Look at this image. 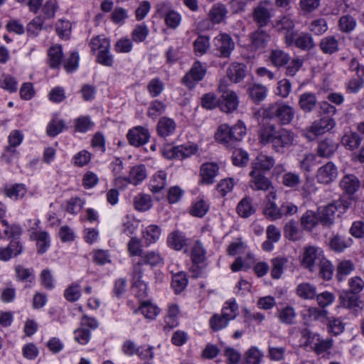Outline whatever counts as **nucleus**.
I'll return each instance as SVG.
<instances>
[{"label":"nucleus","instance_id":"f257e3e1","mask_svg":"<svg viewBox=\"0 0 364 364\" xmlns=\"http://www.w3.org/2000/svg\"><path fill=\"white\" fill-rule=\"evenodd\" d=\"M295 135L290 129L280 128L277 129L274 124H263L259 130V139L261 144H272L277 152H283L285 149L293 145Z\"/></svg>","mask_w":364,"mask_h":364},{"label":"nucleus","instance_id":"f03ea898","mask_svg":"<svg viewBox=\"0 0 364 364\" xmlns=\"http://www.w3.org/2000/svg\"><path fill=\"white\" fill-rule=\"evenodd\" d=\"M266 116L274 119L281 125L291 123L295 116V109L285 102H276L265 109Z\"/></svg>","mask_w":364,"mask_h":364},{"label":"nucleus","instance_id":"7ed1b4c3","mask_svg":"<svg viewBox=\"0 0 364 364\" xmlns=\"http://www.w3.org/2000/svg\"><path fill=\"white\" fill-rule=\"evenodd\" d=\"M147 177V170L144 164H138L130 168L128 176H118L114 179L115 186L124 189L128 184L138 186Z\"/></svg>","mask_w":364,"mask_h":364},{"label":"nucleus","instance_id":"20e7f679","mask_svg":"<svg viewBox=\"0 0 364 364\" xmlns=\"http://www.w3.org/2000/svg\"><path fill=\"white\" fill-rule=\"evenodd\" d=\"M336 125L335 121L330 117H324L318 120L314 121L311 126L303 131L304 136L309 140L312 141L316 136L322 135L331 131Z\"/></svg>","mask_w":364,"mask_h":364},{"label":"nucleus","instance_id":"39448f33","mask_svg":"<svg viewBox=\"0 0 364 364\" xmlns=\"http://www.w3.org/2000/svg\"><path fill=\"white\" fill-rule=\"evenodd\" d=\"M218 90L222 92L219 102L220 109L226 113L232 112L235 110L239 104L237 95L235 92L227 90V85H225V80L220 81Z\"/></svg>","mask_w":364,"mask_h":364},{"label":"nucleus","instance_id":"423d86ee","mask_svg":"<svg viewBox=\"0 0 364 364\" xmlns=\"http://www.w3.org/2000/svg\"><path fill=\"white\" fill-rule=\"evenodd\" d=\"M215 54L220 58H229L235 49V42L231 36L225 33H220L213 39Z\"/></svg>","mask_w":364,"mask_h":364},{"label":"nucleus","instance_id":"0eeeda50","mask_svg":"<svg viewBox=\"0 0 364 364\" xmlns=\"http://www.w3.org/2000/svg\"><path fill=\"white\" fill-rule=\"evenodd\" d=\"M156 11L164 18L166 25L168 28L175 29L180 25L181 16L179 13L171 9L170 3H159L156 5Z\"/></svg>","mask_w":364,"mask_h":364},{"label":"nucleus","instance_id":"6e6552de","mask_svg":"<svg viewBox=\"0 0 364 364\" xmlns=\"http://www.w3.org/2000/svg\"><path fill=\"white\" fill-rule=\"evenodd\" d=\"M144 271L142 261H139L134 265L132 274L133 289L134 290L137 289L136 294L137 296L141 298L146 296L148 293L147 282L144 279Z\"/></svg>","mask_w":364,"mask_h":364},{"label":"nucleus","instance_id":"1a4fd4ad","mask_svg":"<svg viewBox=\"0 0 364 364\" xmlns=\"http://www.w3.org/2000/svg\"><path fill=\"white\" fill-rule=\"evenodd\" d=\"M206 73V68L199 61H196L192 65L191 70L183 77V83L188 88H193L203 80Z\"/></svg>","mask_w":364,"mask_h":364},{"label":"nucleus","instance_id":"9d476101","mask_svg":"<svg viewBox=\"0 0 364 364\" xmlns=\"http://www.w3.org/2000/svg\"><path fill=\"white\" fill-rule=\"evenodd\" d=\"M338 175L337 166L333 162L328 161L318 168L316 178L318 183L327 185L334 181Z\"/></svg>","mask_w":364,"mask_h":364},{"label":"nucleus","instance_id":"9b49d317","mask_svg":"<svg viewBox=\"0 0 364 364\" xmlns=\"http://www.w3.org/2000/svg\"><path fill=\"white\" fill-rule=\"evenodd\" d=\"M272 7V2L269 0H266L260 1L258 6L255 8L253 18L259 27L267 25L271 18L270 11Z\"/></svg>","mask_w":364,"mask_h":364},{"label":"nucleus","instance_id":"f8f14e48","mask_svg":"<svg viewBox=\"0 0 364 364\" xmlns=\"http://www.w3.org/2000/svg\"><path fill=\"white\" fill-rule=\"evenodd\" d=\"M323 258V252L321 248L315 246H308L304 248L302 264L305 267L312 270V267L318 264Z\"/></svg>","mask_w":364,"mask_h":364},{"label":"nucleus","instance_id":"ddd939ff","mask_svg":"<svg viewBox=\"0 0 364 364\" xmlns=\"http://www.w3.org/2000/svg\"><path fill=\"white\" fill-rule=\"evenodd\" d=\"M287 46H294L302 50H310L315 47V43L313 37L308 33L296 32L291 36V41L289 43L285 42Z\"/></svg>","mask_w":364,"mask_h":364},{"label":"nucleus","instance_id":"4468645a","mask_svg":"<svg viewBox=\"0 0 364 364\" xmlns=\"http://www.w3.org/2000/svg\"><path fill=\"white\" fill-rule=\"evenodd\" d=\"M228 14V9L225 4L221 2H216L212 5L208 12V18L213 24L225 23Z\"/></svg>","mask_w":364,"mask_h":364},{"label":"nucleus","instance_id":"2eb2a0df","mask_svg":"<svg viewBox=\"0 0 364 364\" xmlns=\"http://www.w3.org/2000/svg\"><path fill=\"white\" fill-rule=\"evenodd\" d=\"M219 166L216 163L207 162L200 166V183L202 184H213L218 174Z\"/></svg>","mask_w":364,"mask_h":364},{"label":"nucleus","instance_id":"dca6fc26","mask_svg":"<svg viewBox=\"0 0 364 364\" xmlns=\"http://www.w3.org/2000/svg\"><path fill=\"white\" fill-rule=\"evenodd\" d=\"M148 129L142 127H136L130 129L127 134V139L131 145L140 146L145 144L149 139Z\"/></svg>","mask_w":364,"mask_h":364},{"label":"nucleus","instance_id":"f3484780","mask_svg":"<svg viewBox=\"0 0 364 364\" xmlns=\"http://www.w3.org/2000/svg\"><path fill=\"white\" fill-rule=\"evenodd\" d=\"M294 21L291 18L283 16L276 21L274 28L279 33H284V42L291 43V36L296 33L294 30Z\"/></svg>","mask_w":364,"mask_h":364},{"label":"nucleus","instance_id":"a211bd4d","mask_svg":"<svg viewBox=\"0 0 364 364\" xmlns=\"http://www.w3.org/2000/svg\"><path fill=\"white\" fill-rule=\"evenodd\" d=\"M251 179L250 184L255 190H268L271 187V182L259 170H252L250 173Z\"/></svg>","mask_w":364,"mask_h":364},{"label":"nucleus","instance_id":"6ab92c4d","mask_svg":"<svg viewBox=\"0 0 364 364\" xmlns=\"http://www.w3.org/2000/svg\"><path fill=\"white\" fill-rule=\"evenodd\" d=\"M167 174L164 171L155 173L149 181V188L154 193L161 192L166 186Z\"/></svg>","mask_w":364,"mask_h":364},{"label":"nucleus","instance_id":"aec40b11","mask_svg":"<svg viewBox=\"0 0 364 364\" xmlns=\"http://www.w3.org/2000/svg\"><path fill=\"white\" fill-rule=\"evenodd\" d=\"M270 40L269 35L262 29H258L251 34V48L254 50L264 49Z\"/></svg>","mask_w":364,"mask_h":364},{"label":"nucleus","instance_id":"412c9836","mask_svg":"<svg viewBox=\"0 0 364 364\" xmlns=\"http://www.w3.org/2000/svg\"><path fill=\"white\" fill-rule=\"evenodd\" d=\"M318 46L322 53L328 55L333 54L339 50L338 40L334 36H328L321 38Z\"/></svg>","mask_w":364,"mask_h":364},{"label":"nucleus","instance_id":"4be33fe9","mask_svg":"<svg viewBox=\"0 0 364 364\" xmlns=\"http://www.w3.org/2000/svg\"><path fill=\"white\" fill-rule=\"evenodd\" d=\"M31 238L36 241V247L38 254L42 255L45 253L49 248L50 240L47 232H33L32 233Z\"/></svg>","mask_w":364,"mask_h":364},{"label":"nucleus","instance_id":"5701e85b","mask_svg":"<svg viewBox=\"0 0 364 364\" xmlns=\"http://www.w3.org/2000/svg\"><path fill=\"white\" fill-rule=\"evenodd\" d=\"M229 79L237 83L242 80L246 75V66L242 63H233L227 70Z\"/></svg>","mask_w":364,"mask_h":364},{"label":"nucleus","instance_id":"b1692460","mask_svg":"<svg viewBox=\"0 0 364 364\" xmlns=\"http://www.w3.org/2000/svg\"><path fill=\"white\" fill-rule=\"evenodd\" d=\"M187 245L184 234L178 230L171 232L167 237V245L175 250H181Z\"/></svg>","mask_w":364,"mask_h":364},{"label":"nucleus","instance_id":"393cba45","mask_svg":"<svg viewBox=\"0 0 364 364\" xmlns=\"http://www.w3.org/2000/svg\"><path fill=\"white\" fill-rule=\"evenodd\" d=\"M317 104L316 95L312 92H304L299 96V106L306 113L314 110Z\"/></svg>","mask_w":364,"mask_h":364},{"label":"nucleus","instance_id":"a878e982","mask_svg":"<svg viewBox=\"0 0 364 364\" xmlns=\"http://www.w3.org/2000/svg\"><path fill=\"white\" fill-rule=\"evenodd\" d=\"M362 141V137L358 133L348 132L342 136L341 144L346 149L353 151L360 146Z\"/></svg>","mask_w":364,"mask_h":364},{"label":"nucleus","instance_id":"bb28decb","mask_svg":"<svg viewBox=\"0 0 364 364\" xmlns=\"http://www.w3.org/2000/svg\"><path fill=\"white\" fill-rule=\"evenodd\" d=\"M269 59L271 63L276 68H280L290 60L289 54L281 49H273L271 50Z\"/></svg>","mask_w":364,"mask_h":364},{"label":"nucleus","instance_id":"cd10ccee","mask_svg":"<svg viewBox=\"0 0 364 364\" xmlns=\"http://www.w3.org/2000/svg\"><path fill=\"white\" fill-rule=\"evenodd\" d=\"M316 287L309 282L299 284L296 288V295L302 299L312 300L316 296Z\"/></svg>","mask_w":364,"mask_h":364},{"label":"nucleus","instance_id":"c85d7f7f","mask_svg":"<svg viewBox=\"0 0 364 364\" xmlns=\"http://www.w3.org/2000/svg\"><path fill=\"white\" fill-rule=\"evenodd\" d=\"M336 206H319L318 220L326 226L331 225L335 219Z\"/></svg>","mask_w":364,"mask_h":364},{"label":"nucleus","instance_id":"c756f323","mask_svg":"<svg viewBox=\"0 0 364 364\" xmlns=\"http://www.w3.org/2000/svg\"><path fill=\"white\" fill-rule=\"evenodd\" d=\"M274 163L273 157L260 154L252 163V170L269 171L273 167Z\"/></svg>","mask_w":364,"mask_h":364},{"label":"nucleus","instance_id":"7c9ffc66","mask_svg":"<svg viewBox=\"0 0 364 364\" xmlns=\"http://www.w3.org/2000/svg\"><path fill=\"white\" fill-rule=\"evenodd\" d=\"M176 128V122L168 117H162L158 122L157 132L163 137L172 134Z\"/></svg>","mask_w":364,"mask_h":364},{"label":"nucleus","instance_id":"2f4dec72","mask_svg":"<svg viewBox=\"0 0 364 364\" xmlns=\"http://www.w3.org/2000/svg\"><path fill=\"white\" fill-rule=\"evenodd\" d=\"M23 138L24 135L20 130L11 131L8 136L9 144L5 151L11 155L16 154L17 153L16 148L22 143Z\"/></svg>","mask_w":364,"mask_h":364},{"label":"nucleus","instance_id":"473e14b6","mask_svg":"<svg viewBox=\"0 0 364 364\" xmlns=\"http://www.w3.org/2000/svg\"><path fill=\"white\" fill-rule=\"evenodd\" d=\"M359 185L358 179L353 174L344 176L340 181L341 188L348 194H353L356 192Z\"/></svg>","mask_w":364,"mask_h":364},{"label":"nucleus","instance_id":"72a5a7b5","mask_svg":"<svg viewBox=\"0 0 364 364\" xmlns=\"http://www.w3.org/2000/svg\"><path fill=\"white\" fill-rule=\"evenodd\" d=\"M337 144L331 140L325 139L319 142L316 149V156L322 158L331 157L336 151Z\"/></svg>","mask_w":364,"mask_h":364},{"label":"nucleus","instance_id":"f704fd0d","mask_svg":"<svg viewBox=\"0 0 364 364\" xmlns=\"http://www.w3.org/2000/svg\"><path fill=\"white\" fill-rule=\"evenodd\" d=\"M231 135L230 127L226 124H221L215 133V139L218 142L223 144L227 146H230L234 142L233 138Z\"/></svg>","mask_w":364,"mask_h":364},{"label":"nucleus","instance_id":"c9c22d12","mask_svg":"<svg viewBox=\"0 0 364 364\" xmlns=\"http://www.w3.org/2000/svg\"><path fill=\"white\" fill-rule=\"evenodd\" d=\"M160 235L161 229L156 225H149L142 231V237L147 246L155 243L159 239Z\"/></svg>","mask_w":364,"mask_h":364},{"label":"nucleus","instance_id":"e433bc0d","mask_svg":"<svg viewBox=\"0 0 364 364\" xmlns=\"http://www.w3.org/2000/svg\"><path fill=\"white\" fill-rule=\"evenodd\" d=\"M338 28L343 33H350L353 31L356 26L355 18L350 14L343 15L338 20Z\"/></svg>","mask_w":364,"mask_h":364},{"label":"nucleus","instance_id":"4c0bfd02","mask_svg":"<svg viewBox=\"0 0 364 364\" xmlns=\"http://www.w3.org/2000/svg\"><path fill=\"white\" fill-rule=\"evenodd\" d=\"M352 243L353 240L350 237L336 235L331 240L330 247L336 252H343L345 249L349 247Z\"/></svg>","mask_w":364,"mask_h":364},{"label":"nucleus","instance_id":"58836bf2","mask_svg":"<svg viewBox=\"0 0 364 364\" xmlns=\"http://www.w3.org/2000/svg\"><path fill=\"white\" fill-rule=\"evenodd\" d=\"M250 98L256 103L263 101L267 94L265 86L260 84H254L248 89Z\"/></svg>","mask_w":364,"mask_h":364},{"label":"nucleus","instance_id":"ea45409f","mask_svg":"<svg viewBox=\"0 0 364 364\" xmlns=\"http://www.w3.org/2000/svg\"><path fill=\"white\" fill-rule=\"evenodd\" d=\"M139 261L143 262V266L144 264L151 266H159L164 263V259L158 251H149L143 253Z\"/></svg>","mask_w":364,"mask_h":364},{"label":"nucleus","instance_id":"a19ab883","mask_svg":"<svg viewBox=\"0 0 364 364\" xmlns=\"http://www.w3.org/2000/svg\"><path fill=\"white\" fill-rule=\"evenodd\" d=\"M63 51L60 46H53L48 50L49 65L51 68H58L62 62Z\"/></svg>","mask_w":364,"mask_h":364},{"label":"nucleus","instance_id":"79ce46f5","mask_svg":"<svg viewBox=\"0 0 364 364\" xmlns=\"http://www.w3.org/2000/svg\"><path fill=\"white\" fill-rule=\"evenodd\" d=\"M355 266L350 260H343L338 264L336 269V278L338 281H343L346 276L354 269Z\"/></svg>","mask_w":364,"mask_h":364},{"label":"nucleus","instance_id":"37998d69","mask_svg":"<svg viewBox=\"0 0 364 364\" xmlns=\"http://www.w3.org/2000/svg\"><path fill=\"white\" fill-rule=\"evenodd\" d=\"M90 47L92 52L98 50H108L110 49L109 41L102 36H97L93 37L90 43Z\"/></svg>","mask_w":364,"mask_h":364},{"label":"nucleus","instance_id":"c03bdc74","mask_svg":"<svg viewBox=\"0 0 364 364\" xmlns=\"http://www.w3.org/2000/svg\"><path fill=\"white\" fill-rule=\"evenodd\" d=\"M210 47V38L207 36H199L193 42V50L197 55H204Z\"/></svg>","mask_w":364,"mask_h":364},{"label":"nucleus","instance_id":"a18cd8bd","mask_svg":"<svg viewBox=\"0 0 364 364\" xmlns=\"http://www.w3.org/2000/svg\"><path fill=\"white\" fill-rule=\"evenodd\" d=\"M287 262V259L284 257H276L271 260L272 265L271 276L273 279H279L281 277Z\"/></svg>","mask_w":364,"mask_h":364},{"label":"nucleus","instance_id":"49530a36","mask_svg":"<svg viewBox=\"0 0 364 364\" xmlns=\"http://www.w3.org/2000/svg\"><path fill=\"white\" fill-rule=\"evenodd\" d=\"M221 314L229 321L235 319L238 314V306L235 300L226 301L223 306Z\"/></svg>","mask_w":364,"mask_h":364},{"label":"nucleus","instance_id":"de8ad7c7","mask_svg":"<svg viewBox=\"0 0 364 364\" xmlns=\"http://www.w3.org/2000/svg\"><path fill=\"white\" fill-rule=\"evenodd\" d=\"M187 284L186 274L183 272L174 274L172 277L171 286L176 294L183 291L186 287Z\"/></svg>","mask_w":364,"mask_h":364},{"label":"nucleus","instance_id":"09e8293b","mask_svg":"<svg viewBox=\"0 0 364 364\" xmlns=\"http://www.w3.org/2000/svg\"><path fill=\"white\" fill-rule=\"evenodd\" d=\"M296 314L294 307L287 306L278 311V317L281 322L291 324L294 323Z\"/></svg>","mask_w":364,"mask_h":364},{"label":"nucleus","instance_id":"8fccbe9b","mask_svg":"<svg viewBox=\"0 0 364 364\" xmlns=\"http://www.w3.org/2000/svg\"><path fill=\"white\" fill-rule=\"evenodd\" d=\"M206 257V251L200 241H196L192 248L191 258L194 263L203 262Z\"/></svg>","mask_w":364,"mask_h":364},{"label":"nucleus","instance_id":"3c124183","mask_svg":"<svg viewBox=\"0 0 364 364\" xmlns=\"http://www.w3.org/2000/svg\"><path fill=\"white\" fill-rule=\"evenodd\" d=\"M263 356V353L255 346H252L245 353V360L247 364H260Z\"/></svg>","mask_w":364,"mask_h":364},{"label":"nucleus","instance_id":"603ef678","mask_svg":"<svg viewBox=\"0 0 364 364\" xmlns=\"http://www.w3.org/2000/svg\"><path fill=\"white\" fill-rule=\"evenodd\" d=\"M128 18V11L120 6L115 7L110 15L111 21L117 25H123Z\"/></svg>","mask_w":364,"mask_h":364},{"label":"nucleus","instance_id":"864d4df0","mask_svg":"<svg viewBox=\"0 0 364 364\" xmlns=\"http://www.w3.org/2000/svg\"><path fill=\"white\" fill-rule=\"evenodd\" d=\"M309 29L314 34L321 36L327 31L328 24L324 18L314 19L309 23Z\"/></svg>","mask_w":364,"mask_h":364},{"label":"nucleus","instance_id":"5fc2aeb1","mask_svg":"<svg viewBox=\"0 0 364 364\" xmlns=\"http://www.w3.org/2000/svg\"><path fill=\"white\" fill-rule=\"evenodd\" d=\"M64 296L67 301L70 302L78 300L81 296L80 285L77 283H73L68 286L64 291Z\"/></svg>","mask_w":364,"mask_h":364},{"label":"nucleus","instance_id":"6e6d98bb","mask_svg":"<svg viewBox=\"0 0 364 364\" xmlns=\"http://www.w3.org/2000/svg\"><path fill=\"white\" fill-rule=\"evenodd\" d=\"M127 251L131 257L139 256L143 255L141 241L136 237H132L127 244Z\"/></svg>","mask_w":364,"mask_h":364},{"label":"nucleus","instance_id":"4d7b16f0","mask_svg":"<svg viewBox=\"0 0 364 364\" xmlns=\"http://www.w3.org/2000/svg\"><path fill=\"white\" fill-rule=\"evenodd\" d=\"M166 110V105L159 100H154L150 102L149 107L147 110V115L149 117L156 119L159 115L162 114Z\"/></svg>","mask_w":364,"mask_h":364},{"label":"nucleus","instance_id":"13d9d810","mask_svg":"<svg viewBox=\"0 0 364 364\" xmlns=\"http://www.w3.org/2000/svg\"><path fill=\"white\" fill-rule=\"evenodd\" d=\"M65 127V122L59 119H53L48 124L46 132L50 136H55L63 132Z\"/></svg>","mask_w":364,"mask_h":364},{"label":"nucleus","instance_id":"bf43d9fd","mask_svg":"<svg viewBox=\"0 0 364 364\" xmlns=\"http://www.w3.org/2000/svg\"><path fill=\"white\" fill-rule=\"evenodd\" d=\"M232 163L237 166H245L249 161V154L242 149H235L232 156Z\"/></svg>","mask_w":364,"mask_h":364},{"label":"nucleus","instance_id":"052dcab7","mask_svg":"<svg viewBox=\"0 0 364 364\" xmlns=\"http://www.w3.org/2000/svg\"><path fill=\"white\" fill-rule=\"evenodd\" d=\"M198 151V146L194 144H186L177 146L178 160H183L195 154Z\"/></svg>","mask_w":364,"mask_h":364},{"label":"nucleus","instance_id":"680f3d73","mask_svg":"<svg viewBox=\"0 0 364 364\" xmlns=\"http://www.w3.org/2000/svg\"><path fill=\"white\" fill-rule=\"evenodd\" d=\"M147 90L151 97H156L164 90V84L159 78H154L148 83Z\"/></svg>","mask_w":364,"mask_h":364},{"label":"nucleus","instance_id":"e2e57ef3","mask_svg":"<svg viewBox=\"0 0 364 364\" xmlns=\"http://www.w3.org/2000/svg\"><path fill=\"white\" fill-rule=\"evenodd\" d=\"M94 123L89 117H80L75 120L76 132L85 133L92 129Z\"/></svg>","mask_w":364,"mask_h":364},{"label":"nucleus","instance_id":"0e129e2a","mask_svg":"<svg viewBox=\"0 0 364 364\" xmlns=\"http://www.w3.org/2000/svg\"><path fill=\"white\" fill-rule=\"evenodd\" d=\"M229 322L230 321L224 317L222 314L220 315L217 314H214L209 321L210 326L214 331H218L225 328Z\"/></svg>","mask_w":364,"mask_h":364},{"label":"nucleus","instance_id":"69168bd1","mask_svg":"<svg viewBox=\"0 0 364 364\" xmlns=\"http://www.w3.org/2000/svg\"><path fill=\"white\" fill-rule=\"evenodd\" d=\"M138 311H140L146 318L149 319L154 318L159 313V308L148 301L143 302Z\"/></svg>","mask_w":364,"mask_h":364},{"label":"nucleus","instance_id":"338daca9","mask_svg":"<svg viewBox=\"0 0 364 364\" xmlns=\"http://www.w3.org/2000/svg\"><path fill=\"white\" fill-rule=\"evenodd\" d=\"M149 28L145 24L137 25L132 32V40L136 43L144 41L149 35Z\"/></svg>","mask_w":364,"mask_h":364},{"label":"nucleus","instance_id":"774afa93","mask_svg":"<svg viewBox=\"0 0 364 364\" xmlns=\"http://www.w3.org/2000/svg\"><path fill=\"white\" fill-rule=\"evenodd\" d=\"M318 218L312 211L308 210L301 218V226L306 230H311L318 223Z\"/></svg>","mask_w":364,"mask_h":364}]
</instances>
